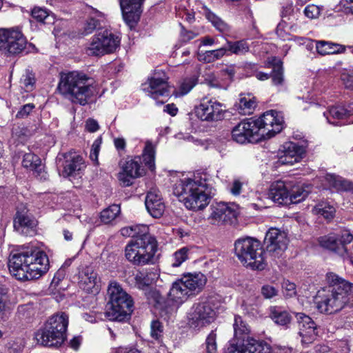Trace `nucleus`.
I'll return each mask as SVG.
<instances>
[{"label":"nucleus","mask_w":353,"mask_h":353,"mask_svg":"<svg viewBox=\"0 0 353 353\" xmlns=\"http://www.w3.org/2000/svg\"><path fill=\"white\" fill-rule=\"evenodd\" d=\"M173 179V194L187 209L198 211L208 205L212 188L206 173H179Z\"/></svg>","instance_id":"nucleus-1"},{"label":"nucleus","mask_w":353,"mask_h":353,"mask_svg":"<svg viewBox=\"0 0 353 353\" xmlns=\"http://www.w3.org/2000/svg\"><path fill=\"white\" fill-rule=\"evenodd\" d=\"M283 127V117L276 110H269L257 119L241 121L232 130V139L239 143L270 139Z\"/></svg>","instance_id":"nucleus-2"},{"label":"nucleus","mask_w":353,"mask_h":353,"mask_svg":"<svg viewBox=\"0 0 353 353\" xmlns=\"http://www.w3.org/2000/svg\"><path fill=\"white\" fill-rule=\"evenodd\" d=\"M58 89L65 99L82 106L94 103L98 94L93 80L78 71L62 74Z\"/></svg>","instance_id":"nucleus-3"},{"label":"nucleus","mask_w":353,"mask_h":353,"mask_svg":"<svg viewBox=\"0 0 353 353\" xmlns=\"http://www.w3.org/2000/svg\"><path fill=\"white\" fill-rule=\"evenodd\" d=\"M49 265L47 254L39 248H31L14 254L8 261L10 273L20 281L40 278L47 272Z\"/></svg>","instance_id":"nucleus-4"},{"label":"nucleus","mask_w":353,"mask_h":353,"mask_svg":"<svg viewBox=\"0 0 353 353\" xmlns=\"http://www.w3.org/2000/svg\"><path fill=\"white\" fill-rule=\"evenodd\" d=\"M109 301L105 312L110 321H123L132 312L133 301L131 296L117 282H110L108 288Z\"/></svg>","instance_id":"nucleus-5"},{"label":"nucleus","mask_w":353,"mask_h":353,"mask_svg":"<svg viewBox=\"0 0 353 353\" xmlns=\"http://www.w3.org/2000/svg\"><path fill=\"white\" fill-rule=\"evenodd\" d=\"M234 251L239 261L247 268L257 270L265 269V251L256 239L245 237L237 239L234 243Z\"/></svg>","instance_id":"nucleus-6"},{"label":"nucleus","mask_w":353,"mask_h":353,"mask_svg":"<svg viewBox=\"0 0 353 353\" xmlns=\"http://www.w3.org/2000/svg\"><path fill=\"white\" fill-rule=\"evenodd\" d=\"M207 283L206 276L201 272L188 273L172 283L169 291V298L180 305L190 296L197 295Z\"/></svg>","instance_id":"nucleus-7"},{"label":"nucleus","mask_w":353,"mask_h":353,"mask_svg":"<svg viewBox=\"0 0 353 353\" xmlns=\"http://www.w3.org/2000/svg\"><path fill=\"white\" fill-rule=\"evenodd\" d=\"M68 316L65 313L52 316L44 327L38 330L35 339L38 343L48 347L60 346L66 338Z\"/></svg>","instance_id":"nucleus-8"},{"label":"nucleus","mask_w":353,"mask_h":353,"mask_svg":"<svg viewBox=\"0 0 353 353\" xmlns=\"http://www.w3.org/2000/svg\"><path fill=\"white\" fill-rule=\"evenodd\" d=\"M157 244L154 237L146 234L143 237L132 239L125 248L126 259L134 265H144L152 261Z\"/></svg>","instance_id":"nucleus-9"},{"label":"nucleus","mask_w":353,"mask_h":353,"mask_svg":"<svg viewBox=\"0 0 353 353\" xmlns=\"http://www.w3.org/2000/svg\"><path fill=\"white\" fill-rule=\"evenodd\" d=\"M347 294L331 288L321 289L314 297V303L321 313L333 314L341 311L347 304Z\"/></svg>","instance_id":"nucleus-10"},{"label":"nucleus","mask_w":353,"mask_h":353,"mask_svg":"<svg viewBox=\"0 0 353 353\" xmlns=\"http://www.w3.org/2000/svg\"><path fill=\"white\" fill-rule=\"evenodd\" d=\"M120 45V39L110 31L103 30L92 37L85 52L91 56H103L114 52Z\"/></svg>","instance_id":"nucleus-11"},{"label":"nucleus","mask_w":353,"mask_h":353,"mask_svg":"<svg viewBox=\"0 0 353 353\" xmlns=\"http://www.w3.org/2000/svg\"><path fill=\"white\" fill-rule=\"evenodd\" d=\"M216 312L212 303L201 299L193 304L188 314V323L190 327L199 330L214 321Z\"/></svg>","instance_id":"nucleus-12"},{"label":"nucleus","mask_w":353,"mask_h":353,"mask_svg":"<svg viewBox=\"0 0 353 353\" xmlns=\"http://www.w3.org/2000/svg\"><path fill=\"white\" fill-rule=\"evenodd\" d=\"M222 103L215 99L203 97L199 103L194 107V113L198 119L203 121L213 122L221 120L224 117Z\"/></svg>","instance_id":"nucleus-13"},{"label":"nucleus","mask_w":353,"mask_h":353,"mask_svg":"<svg viewBox=\"0 0 353 353\" xmlns=\"http://www.w3.org/2000/svg\"><path fill=\"white\" fill-rule=\"evenodd\" d=\"M210 211L208 216L210 223L219 226L231 224L236 218L238 205L234 203L219 202L211 205Z\"/></svg>","instance_id":"nucleus-14"},{"label":"nucleus","mask_w":353,"mask_h":353,"mask_svg":"<svg viewBox=\"0 0 353 353\" xmlns=\"http://www.w3.org/2000/svg\"><path fill=\"white\" fill-rule=\"evenodd\" d=\"M27 41L23 34L15 30H0V50L8 54L21 52Z\"/></svg>","instance_id":"nucleus-15"},{"label":"nucleus","mask_w":353,"mask_h":353,"mask_svg":"<svg viewBox=\"0 0 353 353\" xmlns=\"http://www.w3.org/2000/svg\"><path fill=\"white\" fill-rule=\"evenodd\" d=\"M142 90L150 97L157 99L170 94L168 77L162 71L155 72L148 81L142 85Z\"/></svg>","instance_id":"nucleus-16"},{"label":"nucleus","mask_w":353,"mask_h":353,"mask_svg":"<svg viewBox=\"0 0 353 353\" xmlns=\"http://www.w3.org/2000/svg\"><path fill=\"white\" fill-rule=\"evenodd\" d=\"M264 242L267 252L273 259H276L281 256L287 249L288 239L284 232L277 228H270L265 234Z\"/></svg>","instance_id":"nucleus-17"},{"label":"nucleus","mask_w":353,"mask_h":353,"mask_svg":"<svg viewBox=\"0 0 353 353\" xmlns=\"http://www.w3.org/2000/svg\"><path fill=\"white\" fill-rule=\"evenodd\" d=\"M305 148L294 142H286L279 150V161L281 164L293 165L304 157Z\"/></svg>","instance_id":"nucleus-18"},{"label":"nucleus","mask_w":353,"mask_h":353,"mask_svg":"<svg viewBox=\"0 0 353 353\" xmlns=\"http://www.w3.org/2000/svg\"><path fill=\"white\" fill-rule=\"evenodd\" d=\"M141 158L136 157L126 161L122 170L118 174V179L123 186L128 187L132 184V181L142 176L143 169L141 165Z\"/></svg>","instance_id":"nucleus-19"},{"label":"nucleus","mask_w":353,"mask_h":353,"mask_svg":"<svg viewBox=\"0 0 353 353\" xmlns=\"http://www.w3.org/2000/svg\"><path fill=\"white\" fill-rule=\"evenodd\" d=\"M37 221L29 213L26 208L17 210L14 219V228L19 234L32 236L35 233Z\"/></svg>","instance_id":"nucleus-20"},{"label":"nucleus","mask_w":353,"mask_h":353,"mask_svg":"<svg viewBox=\"0 0 353 353\" xmlns=\"http://www.w3.org/2000/svg\"><path fill=\"white\" fill-rule=\"evenodd\" d=\"M144 0H119L123 19L132 28L139 21Z\"/></svg>","instance_id":"nucleus-21"},{"label":"nucleus","mask_w":353,"mask_h":353,"mask_svg":"<svg viewBox=\"0 0 353 353\" xmlns=\"http://www.w3.org/2000/svg\"><path fill=\"white\" fill-rule=\"evenodd\" d=\"M296 317L299 325V334L303 343H311L316 336V325L314 321L304 313H296Z\"/></svg>","instance_id":"nucleus-22"},{"label":"nucleus","mask_w":353,"mask_h":353,"mask_svg":"<svg viewBox=\"0 0 353 353\" xmlns=\"http://www.w3.org/2000/svg\"><path fill=\"white\" fill-rule=\"evenodd\" d=\"M79 285L88 293L97 294L101 288V281L92 268L86 267L79 273Z\"/></svg>","instance_id":"nucleus-23"},{"label":"nucleus","mask_w":353,"mask_h":353,"mask_svg":"<svg viewBox=\"0 0 353 353\" xmlns=\"http://www.w3.org/2000/svg\"><path fill=\"white\" fill-rule=\"evenodd\" d=\"M145 207L149 214L154 217H161L165 210V204L158 190L150 191L145 198Z\"/></svg>","instance_id":"nucleus-24"},{"label":"nucleus","mask_w":353,"mask_h":353,"mask_svg":"<svg viewBox=\"0 0 353 353\" xmlns=\"http://www.w3.org/2000/svg\"><path fill=\"white\" fill-rule=\"evenodd\" d=\"M290 185L283 181L273 183L268 192L271 201L279 204H290Z\"/></svg>","instance_id":"nucleus-25"},{"label":"nucleus","mask_w":353,"mask_h":353,"mask_svg":"<svg viewBox=\"0 0 353 353\" xmlns=\"http://www.w3.org/2000/svg\"><path fill=\"white\" fill-rule=\"evenodd\" d=\"M158 278V274L153 271H139L127 277V281L134 285L137 288L143 290L152 285Z\"/></svg>","instance_id":"nucleus-26"},{"label":"nucleus","mask_w":353,"mask_h":353,"mask_svg":"<svg viewBox=\"0 0 353 353\" xmlns=\"http://www.w3.org/2000/svg\"><path fill=\"white\" fill-rule=\"evenodd\" d=\"M85 168V165L83 158L80 155L74 154L65 161L62 174L64 177L77 176Z\"/></svg>","instance_id":"nucleus-27"},{"label":"nucleus","mask_w":353,"mask_h":353,"mask_svg":"<svg viewBox=\"0 0 353 353\" xmlns=\"http://www.w3.org/2000/svg\"><path fill=\"white\" fill-rule=\"evenodd\" d=\"M324 185L337 191H353V183L334 174H326L323 176Z\"/></svg>","instance_id":"nucleus-28"},{"label":"nucleus","mask_w":353,"mask_h":353,"mask_svg":"<svg viewBox=\"0 0 353 353\" xmlns=\"http://www.w3.org/2000/svg\"><path fill=\"white\" fill-rule=\"evenodd\" d=\"M319 241L322 247L330 250L340 256H344L347 254V250L346 247L339 245L337 235H336L335 233L321 236L319 238Z\"/></svg>","instance_id":"nucleus-29"},{"label":"nucleus","mask_w":353,"mask_h":353,"mask_svg":"<svg viewBox=\"0 0 353 353\" xmlns=\"http://www.w3.org/2000/svg\"><path fill=\"white\" fill-rule=\"evenodd\" d=\"M326 281L328 286L323 289H333L338 292L349 293L352 290V284L333 272L326 274Z\"/></svg>","instance_id":"nucleus-30"},{"label":"nucleus","mask_w":353,"mask_h":353,"mask_svg":"<svg viewBox=\"0 0 353 353\" xmlns=\"http://www.w3.org/2000/svg\"><path fill=\"white\" fill-rule=\"evenodd\" d=\"M88 10L90 17L83 26V34H85L92 33L100 25V23L105 19V15L103 12L92 7H90Z\"/></svg>","instance_id":"nucleus-31"},{"label":"nucleus","mask_w":353,"mask_h":353,"mask_svg":"<svg viewBox=\"0 0 353 353\" xmlns=\"http://www.w3.org/2000/svg\"><path fill=\"white\" fill-rule=\"evenodd\" d=\"M345 49V46L330 41H318L316 43V50L322 56L343 53Z\"/></svg>","instance_id":"nucleus-32"},{"label":"nucleus","mask_w":353,"mask_h":353,"mask_svg":"<svg viewBox=\"0 0 353 353\" xmlns=\"http://www.w3.org/2000/svg\"><path fill=\"white\" fill-rule=\"evenodd\" d=\"M269 311L270 317L276 324L286 326L290 323L292 316L284 308L279 306H271Z\"/></svg>","instance_id":"nucleus-33"},{"label":"nucleus","mask_w":353,"mask_h":353,"mask_svg":"<svg viewBox=\"0 0 353 353\" xmlns=\"http://www.w3.org/2000/svg\"><path fill=\"white\" fill-rule=\"evenodd\" d=\"M256 106L255 98L250 94L241 95L239 103L236 105V110L243 115L253 113Z\"/></svg>","instance_id":"nucleus-34"},{"label":"nucleus","mask_w":353,"mask_h":353,"mask_svg":"<svg viewBox=\"0 0 353 353\" xmlns=\"http://www.w3.org/2000/svg\"><path fill=\"white\" fill-rule=\"evenodd\" d=\"M121 234L123 236H131L132 239H137L150 234L149 228L147 225H135L126 226L121 229Z\"/></svg>","instance_id":"nucleus-35"},{"label":"nucleus","mask_w":353,"mask_h":353,"mask_svg":"<svg viewBox=\"0 0 353 353\" xmlns=\"http://www.w3.org/2000/svg\"><path fill=\"white\" fill-rule=\"evenodd\" d=\"M248 353H270L271 347L265 341L256 340L252 338L246 341Z\"/></svg>","instance_id":"nucleus-36"},{"label":"nucleus","mask_w":353,"mask_h":353,"mask_svg":"<svg viewBox=\"0 0 353 353\" xmlns=\"http://www.w3.org/2000/svg\"><path fill=\"white\" fill-rule=\"evenodd\" d=\"M197 83L198 77L196 75H192L183 79L180 81L177 90L175 91V96L181 97L187 94L197 84Z\"/></svg>","instance_id":"nucleus-37"},{"label":"nucleus","mask_w":353,"mask_h":353,"mask_svg":"<svg viewBox=\"0 0 353 353\" xmlns=\"http://www.w3.org/2000/svg\"><path fill=\"white\" fill-rule=\"evenodd\" d=\"M312 212L316 215L323 216L327 221H330L334 216L336 210L334 206L327 202L322 201L314 207Z\"/></svg>","instance_id":"nucleus-38"},{"label":"nucleus","mask_w":353,"mask_h":353,"mask_svg":"<svg viewBox=\"0 0 353 353\" xmlns=\"http://www.w3.org/2000/svg\"><path fill=\"white\" fill-rule=\"evenodd\" d=\"M234 339L238 341H244L245 337L250 332V328L239 316H235L234 323Z\"/></svg>","instance_id":"nucleus-39"},{"label":"nucleus","mask_w":353,"mask_h":353,"mask_svg":"<svg viewBox=\"0 0 353 353\" xmlns=\"http://www.w3.org/2000/svg\"><path fill=\"white\" fill-rule=\"evenodd\" d=\"M228 55L235 54L236 55L243 54L249 50V46L245 41H226L225 45Z\"/></svg>","instance_id":"nucleus-40"},{"label":"nucleus","mask_w":353,"mask_h":353,"mask_svg":"<svg viewBox=\"0 0 353 353\" xmlns=\"http://www.w3.org/2000/svg\"><path fill=\"white\" fill-rule=\"evenodd\" d=\"M154 153V145L150 141H148L143 151L142 158L145 165L151 170H154L155 168Z\"/></svg>","instance_id":"nucleus-41"},{"label":"nucleus","mask_w":353,"mask_h":353,"mask_svg":"<svg viewBox=\"0 0 353 353\" xmlns=\"http://www.w3.org/2000/svg\"><path fill=\"white\" fill-rule=\"evenodd\" d=\"M228 55L225 46L212 50H207L200 56V59L206 63H212L221 59L224 56Z\"/></svg>","instance_id":"nucleus-42"},{"label":"nucleus","mask_w":353,"mask_h":353,"mask_svg":"<svg viewBox=\"0 0 353 353\" xmlns=\"http://www.w3.org/2000/svg\"><path fill=\"white\" fill-rule=\"evenodd\" d=\"M203 9L205 17L217 30L221 32H225L228 30V26L223 21L206 7H204Z\"/></svg>","instance_id":"nucleus-43"},{"label":"nucleus","mask_w":353,"mask_h":353,"mask_svg":"<svg viewBox=\"0 0 353 353\" xmlns=\"http://www.w3.org/2000/svg\"><path fill=\"white\" fill-rule=\"evenodd\" d=\"M323 114L326 117L327 122L333 125L337 124L334 121V119L341 120L346 117L345 107L343 106L332 107L327 112H324Z\"/></svg>","instance_id":"nucleus-44"},{"label":"nucleus","mask_w":353,"mask_h":353,"mask_svg":"<svg viewBox=\"0 0 353 353\" xmlns=\"http://www.w3.org/2000/svg\"><path fill=\"white\" fill-rule=\"evenodd\" d=\"M121 209L119 205H112L101 212V221L105 223H110L114 221L120 214Z\"/></svg>","instance_id":"nucleus-45"},{"label":"nucleus","mask_w":353,"mask_h":353,"mask_svg":"<svg viewBox=\"0 0 353 353\" xmlns=\"http://www.w3.org/2000/svg\"><path fill=\"white\" fill-rule=\"evenodd\" d=\"M22 165L31 170L39 172V170H41V159L38 156L28 152L23 156Z\"/></svg>","instance_id":"nucleus-46"},{"label":"nucleus","mask_w":353,"mask_h":353,"mask_svg":"<svg viewBox=\"0 0 353 353\" xmlns=\"http://www.w3.org/2000/svg\"><path fill=\"white\" fill-rule=\"evenodd\" d=\"M189 251L188 248L183 247L174 252L170 259V265L173 268L181 265L188 259Z\"/></svg>","instance_id":"nucleus-47"},{"label":"nucleus","mask_w":353,"mask_h":353,"mask_svg":"<svg viewBox=\"0 0 353 353\" xmlns=\"http://www.w3.org/2000/svg\"><path fill=\"white\" fill-rule=\"evenodd\" d=\"M309 190L300 185L293 186L290 189V204L297 203L303 201L308 195Z\"/></svg>","instance_id":"nucleus-48"},{"label":"nucleus","mask_w":353,"mask_h":353,"mask_svg":"<svg viewBox=\"0 0 353 353\" xmlns=\"http://www.w3.org/2000/svg\"><path fill=\"white\" fill-rule=\"evenodd\" d=\"M272 84L275 86H282L284 84V77L281 63L278 61L274 63L273 70L270 75Z\"/></svg>","instance_id":"nucleus-49"},{"label":"nucleus","mask_w":353,"mask_h":353,"mask_svg":"<svg viewBox=\"0 0 353 353\" xmlns=\"http://www.w3.org/2000/svg\"><path fill=\"white\" fill-rule=\"evenodd\" d=\"M32 16L39 22L43 23H52L54 22V17L50 15L46 9L36 7L32 10Z\"/></svg>","instance_id":"nucleus-50"},{"label":"nucleus","mask_w":353,"mask_h":353,"mask_svg":"<svg viewBox=\"0 0 353 353\" xmlns=\"http://www.w3.org/2000/svg\"><path fill=\"white\" fill-rule=\"evenodd\" d=\"M335 234L337 235L339 245L343 247H346V245L353 241V234L348 230H341L339 232Z\"/></svg>","instance_id":"nucleus-51"},{"label":"nucleus","mask_w":353,"mask_h":353,"mask_svg":"<svg viewBox=\"0 0 353 353\" xmlns=\"http://www.w3.org/2000/svg\"><path fill=\"white\" fill-rule=\"evenodd\" d=\"M226 353H248L246 345H241L238 341L236 342L235 340L230 341Z\"/></svg>","instance_id":"nucleus-52"},{"label":"nucleus","mask_w":353,"mask_h":353,"mask_svg":"<svg viewBox=\"0 0 353 353\" xmlns=\"http://www.w3.org/2000/svg\"><path fill=\"white\" fill-rule=\"evenodd\" d=\"M258 201L256 203H252V205L255 209H263L266 208L269 206L270 203L271 199L270 198L268 193L266 194H260L257 197Z\"/></svg>","instance_id":"nucleus-53"},{"label":"nucleus","mask_w":353,"mask_h":353,"mask_svg":"<svg viewBox=\"0 0 353 353\" xmlns=\"http://www.w3.org/2000/svg\"><path fill=\"white\" fill-rule=\"evenodd\" d=\"M34 108H35V105L32 103L23 105V106H21L20 108V109L17 112V113L16 114V118H17V119L27 118Z\"/></svg>","instance_id":"nucleus-54"},{"label":"nucleus","mask_w":353,"mask_h":353,"mask_svg":"<svg viewBox=\"0 0 353 353\" xmlns=\"http://www.w3.org/2000/svg\"><path fill=\"white\" fill-rule=\"evenodd\" d=\"M261 293L265 299H270L277 296L278 290L274 286L267 284L261 287Z\"/></svg>","instance_id":"nucleus-55"},{"label":"nucleus","mask_w":353,"mask_h":353,"mask_svg":"<svg viewBox=\"0 0 353 353\" xmlns=\"http://www.w3.org/2000/svg\"><path fill=\"white\" fill-rule=\"evenodd\" d=\"M282 288L286 297H292L296 294L295 284L288 280L283 281L282 283Z\"/></svg>","instance_id":"nucleus-56"},{"label":"nucleus","mask_w":353,"mask_h":353,"mask_svg":"<svg viewBox=\"0 0 353 353\" xmlns=\"http://www.w3.org/2000/svg\"><path fill=\"white\" fill-rule=\"evenodd\" d=\"M304 14L309 19H316L320 15V8L314 4L308 5L304 9Z\"/></svg>","instance_id":"nucleus-57"},{"label":"nucleus","mask_w":353,"mask_h":353,"mask_svg":"<svg viewBox=\"0 0 353 353\" xmlns=\"http://www.w3.org/2000/svg\"><path fill=\"white\" fill-rule=\"evenodd\" d=\"M163 333V326L161 323L155 320L151 323V336L155 339H159Z\"/></svg>","instance_id":"nucleus-58"},{"label":"nucleus","mask_w":353,"mask_h":353,"mask_svg":"<svg viewBox=\"0 0 353 353\" xmlns=\"http://www.w3.org/2000/svg\"><path fill=\"white\" fill-rule=\"evenodd\" d=\"M243 189V183L238 179H234L228 187L229 192L234 196H239Z\"/></svg>","instance_id":"nucleus-59"},{"label":"nucleus","mask_w":353,"mask_h":353,"mask_svg":"<svg viewBox=\"0 0 353 353\" xmlns=\"http://www.w3.org/2000/svg\"><path fill=\"white\" fill-rule=\"evenodd\" d=\"M206 349L208 353H216V334L212 332L206 339Z\"/></svg>","instance_id":"nucleus-60"},{"label":"nucleus","mask_w":353,"mask_h":353,"mask_svg":"<svg viewBox=\"0 0 353 353\" xmlns=\"http://www.w3.org/2000/svg\"><path fill=\"white\" fill-rule=\"evenodd\" d=\"M34 83V78L30 74H28L21 79V86L27 92L32 90Z\"/></svg>","instance_id":"nucleus-61"},{"label":"nucleus","mask_w":353,"mask_h":353,"mask_svg":"<svg viewBox=\"0 0 353 353\" xmlns=\"http://www.w3.org/2000/svg\"><path fill=\"white\" fill-rule=\"evenodd\" d=\"M100 145H101V140L100 139H96L94 143L92 145L90 152V157L94 162L98 161V156L99 152L100 150Z\"/></svg>","instance_id":"nucleus-62"},{"label":"nucleus","mask_w":353,"mask_h":353,"mask_svg":"<svg viewBox=\"0 0 353 353\" xmlns=\"http://www.w3.org/2000/svg\"><path fill=\"white\" fill-rule=\"evenodd\" d=\"M235 74L234 65H227L220 70L219 75L223 77L225 80H232Z\"/></svg>","instance_id":"nucleus-63"},{"label":"nucleus","mask_w":353,"mask_h":353,"mask_svg":"<svg viewBox=\"0 0 353 353\" xmlns=\"http://www.w3.org/2000/svg\"><path fill=\"white\" fill-rule=\"evenodd\" d=\"M341 79L346 88L353 89V72H343L341 76Z\"/></svg>","instance_id":"nucleus-64"}]
</instances>
